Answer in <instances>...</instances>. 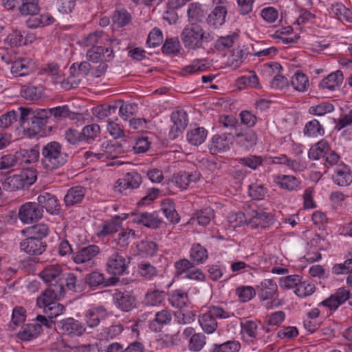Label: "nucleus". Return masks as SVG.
I'll list each match as a JSON object with an SVG mask.
<instances>
[{
  "mask_svg": "<svg viewBox=\"0 0 352 352\" xmlns=\"http://www.w3.org/2000/svg\"><path fill=\"white\" fill-rule=\"evenodd\" d=\"M334 111V106L329 102H322L316 105L311 106L308 112L314 116H322Z\"/></svg>",
  "mask_w": 352,
  "mask_h": 352,
  "instance_id": "nucleus-52",
  "label": "nucleus"
},
{
  "mask_svg": "<svg viewBox=\"0 0 352 352\" xmlns=\"http://www.w3.org/2000/svg\"><path fill=\"white\" fill-rule=\"evenodd\" d=\"M36 320L38 322L36 324H26L22 326L21 330L18 333V338L24 341H29L36 338L42 331L43 326L50 328L52 322L45 316L38 315Z\"/></svg>",
  "mask_w": 352,
  "mask_h": 352,
  "instance_id": "nucleus-7",
  "label": "nucleus"
},
{
  "mask_svg": "<svg viewBox=\"0 0 352 352\" xmlns=\"http://www.w3.org/2000/svg\"><path fill=\"white\" fill-rule=\"evenodd\" d=\"M65 295V288L63 284H55L54 286H49L36 300V305L40 308L47 306L50 303H54Z\"/></svg>",
  "mask_w": 352,
  "mask_h": 352,
  "instance_id": "nucleus-11",
  "label": "nucleus"
},
{
  "mask_svg": "<svg viewBox=\"0 0 352 352\" xmlns=\"http://www.w3.org/2000/svg\"><path fill=\"white\" fill-rule=\"evenodd\" d=\"M195 215L198 224L201 226H206L210 223L211 219H213L214 211L211 208L207 207L197 211Z\"/></svg>",
  "mask_w": 352,
  "mask_h": 352,
  "instance_id": "nucleus-59",
  "label": "nucleus"
},
{
  "mask_svg": "<svg viewBox=\"0 0 352 352\" xmlns=\"http://www.w3.org/2000/svg\"><path fill=\"white\" fill-rule=\"evenodd\" d=\"M181 40L186 49L196 50L204 47V42L211 40L210 34L197 23L187 25L181 33Z\"/></svg>",
  "mask_w": 352,
  "mask_h": 352,
  "instance_id": "nucleus-3",
  "label": "nucleus"
},
{
  "mask_svg": "<svg viewBox=\"0 0 352 352\" xmlns=\"http://www.w3.org/2000/svg\"><path fill=\"white\" fill-rule=\"evenodd\" d=\"M124 219H126V217L124 218H120L119 216H116L109 220L102 221L96 228V235L98 238L102 239L118 232L122 228V221Z\"/></svg>",
  "mask_w": 352,
  "mask_h": 352,
  "instance_id": "nucleus-14",
  "label": "nucleus"
},
{
  "mask_svg": "<svg viewBox=\"0 0 352 352\" xmlns=\"http://www.w3.org/2000/svg\"><path fill=\"white\" fill-rule=\"evenodd\" d=\"M131 16L129 12L125 10H116L112 17L113 22L118 27H124L129 24L131 21Z\"/></svg>",
  "mask_w": 352,
  "mask_h": 352,
  "instance_id": "nucleus-62",
  "label": "nucleus"
},
{
  "mask_svg": "<svg viewBox=\"0 0 352 352\" xmlns=\"http://www.w3.org/2000/svg\"><path fill=\"white\" fill-rule=\"evenodd\" d=\"M232 316V313L219 306H211L207 311L199 316V323L205 333L211 334L217 329V319H226Z\"/></svg>",
  "mask_w": 352,
  "mask_h": 352,
  "instance_id": "nucleus-5",
  "label": "nucleus"
},
{
  "mask_svg": "<svg viewBox=\"0 0 352 352\" xmlns=\"http://www.w3.org/2000/svg\"><path fill=\"white\" fill-rule=\"evenodd\" d=\"M289 85L296 91L305 93L308 91L310 82L308 76L305 74L297 71L292 76Z\"/></svg>",
  "mask_w": 352,
  "mask_h": 352,
  "instance_id": "nucleus-33",
  "label": "nucleus"
},
{
  "mask_svg": "<svg viewBox=\"0 0 352 352\" xmlns=\"http://www.w3.org/2000/svg\"><path fill=\"white\" fill-rule=\"evenodd\" d=\"M165 299V292L157 289H149L144 296V304L148 307L160 305Z\"/></svg>",
  "mask_w": 352,
  "mask_h": 352,
  "instance_id": "nucleus-36",
  "label": "nucleus"
},
{
  "mask_svg": "<svg viewBox=\"0 0 352 352\" xmlns=\"http://www.w3.org/2000/svg\"><path fill=\"white\" fill-rule=\"evenodd\" d=\"M282 69L283 67L278 63H272L265 65V70L266 72L270 74L272 73L274 74L271 82L272 87L280 90L284 89L289 84L287 79L280 74Z\"/></svg>",
  "mask_w": 352,
  "mask_h": 352,
  "instance_id": "nucleus-21",
  "label": "nucleus"
},
{
  "mask_svg": "<svg viewBox=\"0 0 352 352\" xmlns=\"http://www.w3.org/2000/svg\"><path fill=\"white\" fill-rule=\"evenodd\" d=\"M303 133L308 137L316 138L323 135L324 129L318 120L314 119L306 123Z\"/></svg>",
  "mask_w": 352,
  "mask_h": 352,
  "instance_id": "nucleus-42",
  "label": "nucleus"
},
{
  "mask_svg": "<svg viewBox=\"0 0 352 352\" xmlns=\"http://www.w3.org/2000/svg\"><path fill=\"white\" fill-rule=\"evenodd\" d=\"M84 78L76 69V63H74L69 68V76L67 79H57L56 82H60L61 87L65 89H70L78 86Z\"/></svg>",
  "mask_w": 352,
  "mask_h": 352,
  "instance_id": "nucleus-34",
  "label": "nucleus"
},
{
  "mask_svg": "<svg viewBox=\"0 0 352 352\" xmlns=\"http://www.w3.org/2000/svg\"><path fill=\"white\" fill-rule=\"evenodd\" d=\"M343 80L342 72L337 70L323 78L318 83V88L322 91H335L340 89Z\"/></svg>",
  "mask_w": 352,
  "mask_h": 352,
  "instance_id": "nucleus-17",
  "label": "nucleus"
},
{
  "mask_svg": "<svg viewBox=\"0 0 352 352\" xmlns=\"http://www.w3.org/2000/svg\"><path fill=\"white\" fill-rule=\"evenodd\" d=\"M161 210L170 223H177L179 222V214L175 210L174 203L170 199H164L162 202Z\"/></svg>",
  "mask_w": 352,
  "mask_h": 352,
  "instance_id": "nucleus-38",
  "label": "nucleus"
},
{
  "mask_svg": "<svg viewBox=\"0 0 352 352\" xmlns=\"http://www.w3.org/2000/svg\"><path fill=\"white\" fill-rule=\"evenodd\" d=\"M100 133V126L96 124L85 126L81 132L82 139L88 143H91L99 136Z\"/></svg>",
  "mask_w": 352,
  "mask_h": 352,
  "instance_id": "nucleus-53",
  "label": "nucleus"
},
{
  "mask_svg": "<svg viewBox=\"0 0 352 352\" xmlns=\"http://www.w3.org/2000/svg\"><path fill=\"white\" fill-rule=\"evenodd\" d=\"M138 273L141 277L151 280L157 276V271L150 263L144 261L138 265Z\"/></svg>",
  "mask_w": 352,
  "mask_h": 352,
  "instance_id": "nucleus-57",
  "label": "nucleus"
},
{
  "mask_svg": "<svg viewBox=\"0 0 352 352\" xmlns=\"http://www.w3.org/2000/svg\"><path fill=\"white\" fill-rule=\"evenodd\" d=\"M68 160V155L63 146L56 141H51L41 148V164L47 172H52L63 166Z\"/></svg>",
  "mask_w": 352,
  "mask_h": 352,
  "instance_id": "nucleus-1",
  "label": "nucleus"
},
{
  "mask_svg": "<svg viewBox=\"0 0 352 352\" xmlns=\"http://www.w3.org/2000/svg\"><path fill=\"white\" fill-rule=\"evenodd\" d=\"M60 324L63 333L70 337L80 336L86 329L83 324L73 318L63 320Z\"/></svg>",
  "mask_w": 352,
  "mask_h": 352,
  "instance_id": "nucleus-28",
  "label": "nucleus"
},
{
  "mask_svg": "<svg viewBox=\"0 0 352 352\" xmlns=\"http://www.w3.org/2000/svg\"><path fill=\"white\" fill-rule=\"evenodd\" d=\"M215 3L218 6L208 14L206 22L210 27L218 29L226 21L229 3L227 0H219L218 3Z\"/></svg>",
  "mask_w": 352,
  "mask_h": 352,
  "instance_id": "nucleus-10",
  "label": "nucleus"
},
{
  "mask_svg": "<svg viewBox=\"0 0 352 352\" xmlns=\"http://www.w3.org/2000/svg\"><path fill=\"white\" fill-rule=\"evenodd\" d=\"M187 14L188 20L192 22V23L201 21L205 16L201 5L197 2H193L189 5Z\"/></svg>",
  "mask_w": 352,
  "mask_h": 352,
  "instance_id": "nucleus-46",
  "label": "nucleus"
},
{
  "mask_svg": "<svg viewBox=\"0 0 352 352\" xmlns=\"http://www.w3.org/2000/svg\"><path fill=\"white\" fill-rule=\"evenodd\" d=\"M45 122L38 120L34 114L30 120V125H26L23 130L24 134L30 138L35 137L43 129Z\"/></svg>",
  "mask_w": 352,
  "mask_h": 352,
  "instance_id": "nucleus-48",
  "label": "nucleus"
},
{
  "mask_svg": "<svg viewBox=\"0 0 352 352\" xmlns=\"http://www.w3.org/2000/svg\"><path fill=\"white\" fill-rule=\"evenodd\" d=\"M329 150V144L327 140H322L312 146L308 152V157L311 160H318L324 157Z\"/></svg>",
  "mask_w": 352,
  "mask_h": 352,
  "instance_id": "nucleus-43",
  "label": "nucleus"
},
{
  "mask_svg": "<svg viewBox=\"0 0 352 352\" xmlns=\"http://www.w3.org/2000/svg\"><path fill=\"white\" fill-rule=\"evenodd\" d=\"M20 248L30 255H40L45 252L46 244L36 237L30 236L20 243Z\"/></svg>",
  "mask_w": 352,
  "mask_h": 352,
  "instance_id": "nucleus-22",
  "label": "nucleus"
},
{
  "mask_svg": "<svg viewBox=\"0 0 352 352\" xmlns=\"http://www.w3.org/2000/svg\"><path fill=\"white\" fill-rule=\"evenodd\" d=\"M273 218L270 213L253 211L248 217L247 223L252 228H265L272 223Z\"/></svg>",
  "mask_w": 352,
  "mask_h": 352,
  "instance_id": "nucleus-27",
  "label": "nucleus"
},
{
  "mask_svg": "<svg viewBox=\"0 0 352 352\" xmlns=\"http://www.w3.org/2000/svg\"><path fill=\"white\" fill-rule=\"evenodd\" d=\"M16 111V116L19 114V122L24 130L26 125H30V120L34 114V110L30 107H19Z\"/></svg>",
  "mask_w": 352,
  "mask_h": 352,
  "instance_id": "nucleus-61",
  "label": "nucleus"
},
{
  "mask_svg": "<svg viewBox=\"0 0 352 352\" xmlns=\"http://www.w3.org/2000/svg\"><path fill=\"white\" fill-rule=\"evenodd\" d=\"M332 180L335 184L341 187L350 186L352 184V170L351 167L343 162H340L334 168Z\"/></svg>",
  "mask_w": 352,
  "mask_h": 352,
  "instance_id": "nucleus-16",
  "label": "nucleus"
},
{
  "mask_svg": "<svg viewBox=\"0 0 352 352\" xmlns=\"http://www.w3.org/2000/svg\"><path fill=\"white\" fill-rule=\"evenodd\" d=\"M116 156L117 153L115 146L108 141L103 142L98 151L96 152L88 151L84 153L85 159L89 160L90 162H104L107 160L114 159Z\"/></svg>",
  "mask_w": 352,
  "mask_h": 352,
  "instance_id": "nucleus-12",
  "label": "nucleus"
},
{
  "mask_svg": "<svg viewBox=\"0 0 352 352\" xmlns=\"http://www.w3.org/2000/svg\"><path fill=\"white\" fill-rule=\"evenodd\" d=\"M188 300V298L187 292L182 289L173 291L168 299L172 306L177 308H181L186 306Z\"/></svg>",
  "mask_w": 352,
  "mask_h": 352,
  "instance_id": "nucleus-47",
  "label": "nucleus"
},
{
  "mask_svg": "<svg viewBox=\"0 0 352 352\" xmlns=\"http://www.w3.org/2000/svg\"><path fill=\"white\" fill-rule=\"evenodd\" d=\"M100 248L95 244L88 245L80 248L72 256V259L76 264L92 268L96 265V258L100 254Z\"/></svg>",
  "mask_w": 352,
  "mask_h": 352,
  "instance_id": "nucleus-6",
  "label": "nucleus"
},
{
  "mask_svg": "<svg viewBox=\"0 0 352 352\" xmlns=\"http://www.w3.org/2000/svg\"><path fill=\"white\" fill-rule=\"evenodd\" d=\"M18 215L23 224H32L43 217V210L36 202L29 201L20 206Z\"/></svg>",
  "mask_w": 352,
  "mask_h": 352,
  "instance_id": "nucleus-9",
  "label": "nucleus"
},
{
  "mask_svg": "<svg viewBox=\"0 0 352 352\" xmlns=\"http://www.w3.org/2000/svg\"><path fill=\"white\" fill-rule=\"evenodd\" d=\"M108 315V311L104 307L94 306L86 311L85 321L89 327L94 328L98 326L100 321L105 319Z\"/></svg>",
  "mask_w": 352,
  "mask_h": 352,
  "instance_id": "nucleus-19",
  "label": "nucleus"
},
{
  "mask_svg": "<svg viewBox=\"0 0 352 352\" xmlns=\"http://www.w3.org/2000/svg\"><path fill=\"white\" fill-rule=\"evenodd\" d=\"M315 292L314 285L307 281H302V278L300 280V283L298 285L294 291L295 294L300 298H305L311 295Z\"/></svg>",
  "mask_w": 352,
  "mask_h": 352,
  "instance_id": "nucleus-60",
  "label": "nucleus"
},
{
  "mask_svg": "<svg viewBox=\"0 0 352 352\" xmlns=\"http://www.w3.org/2000/svg\"><path fill=\"white\" fill-rule=\"evenodd\" d=\"M208 131L204 127H196L187 132L186 140L193 146L201 144L206 139Z\"/></svg>",
  "mask_w": 352,
  "mask_h": 352,
  "instance_id": "nucleus-37",
  "label": "nucleus"
},
{
  "mask_svg": "<svg viewBox=\"0 0 352 352\" xmlns=\"http://www.w3.org/2000/svg\"><path fill=\"white\" fill-rule=\"evenodd\" d=\"M63 274L62 267L58 264H51L46 265L44 269L39 272L38 276L49 286H54L55 284H62L61 280Z\"/></svg>",
  "mask_w": 352,
  "mask_h": 352,
  "instance_id": "nucleus-15",
  "label": "nucleus"
},
{
  "mask_svg": "<svg viewBox=\"0 0 352 352\" xmlns=\"http://www.w3.org/2000/svg\"><path fill=\"white\" fill-rule=\"evenodd\" d=\"M352 272V252H349L346 260L341 263L335 264L332 267V273L336 275L349 274Z\"/></svg>",
  "mask_w": 352,
  "mask_h": 352,
  "instance_id": "nucleus-50",
  "label": "nucleus"
},
{
  "mask_svg": "<svg viewBox=\"0 0 352 352\" xmlns=\"http://www.w3.org/2000/svg\"><path fill=\"white\" fill-rule=\"evenodd\" d=\"M35 69V63L30 58H19L12 63L10 72L16 77L30 74Z\"/></svg>",
  "mask_w": 352,
  "mask_h": 352,
  "instance_id": "nucleus-24",
  "label": "nucleus"
},
{
  "mask_svg": "<svg viewBox=\"0 0 352 352\" xmlns=\"http://www.w3.org/2000/svg\"><path fill=\"white\" fill-rule=\"evenodd\" d=\"M241 335L244 338H254L257 336L258 325L253 320H245L241 322Z\"/></svg>",
  "mask_w": 352,
  "mask_h": 352,
  "instance_id": "nucleus-51",
  "label": "nucleus"
},
{
  "mask_svg": "<svg viewBox=\"0 0 352 352\" xmlns=\"http://www.w3.org/2000/svg\"><path fill=\"white\" fill-rule=\"evenodd\" d=\"M206 65L202 60H194L190 64L182 69L181 74L183 76L193 75L206 70Z\"/></svg>",
  "mask_w": 352,
  "mask_h": 352,
  "instance_id": "nucleus-45",
  "label": "nucleus"
},
{
  "mask_svg": "<svg viewBox=\"0 0 352 352\" xmlns=\"http://www.w3.org/2000/svg\"><path fill=\"white\" fill-rule=\"evenodd\" d=\"M38 206L40 208H44L46 211L51 214H58L60 206L57 197L49 192H43L39 195L37 197Z\"/></svg>",
  "mask_w": 352,
  "mask_h": 352,
  "instance_id": "nucleus-18",
  "label": "nucleus"
},
{
  "mask_svg": "<svg viewBox=\"0 0 352 352\" xmlns=\"http://www.w3.org/2000/svg\"><path fill=\"white\" fill-rule=\"evenodd\" d=\"M230 148V142L224 135H213L208 144L209 151L212 155L225 152Z\"/></svg>",
  "mask_w": 352,
  "mask_h": 352,
  "instance_id": "nucleus-32",
  "label": "nucleus"
},
{
  "mask_svg": "<svg viewBox=\"0 0 352 352\" xmlns=\"http://www.w3.org/2000/svg\"><path fill=\"white\" fill-rule=\"evenodd\" d=\"M19 10L23 16H32L26 21V25L29 28L34 29L49 25L55 21L54 17L49 13L38 15L40 10L38 0H21Z\"/></svg>",
  "mask_w": 352,
  "mask_h": 352,
  "instance_id": "nucleus-2",
  "label": "nucleus"
},
{
  "mask_svg": "<svg viewBox=\"0 0 352 352\" xmlns=\"http://www.w3.org/2000/svg\"><path fill=\"white\" fill-rule=\"evenodd\" d=\"M1 188L6 191H14L23 188V187L20 179L18 178L16 175H14L5 178L2 182Z\"/></svg>",
  "mask_w": 352,
  "mask_h": 352,
  "instance_id": "nucleus-63",
  "label": "nucleus"
},
{
  "mask_svg": "<svg viewBox=\"0 0 352 352\" xmlns=\"http://www.w3.org/2000/svg\"><path fill=\"white\" fill-rule=\"evenodd\" d=\"M200 179V174L197 172H179L173 176L171 183L181 190L186 189L192 183Z\"/></svg>",
  "mask_w": 352,
  "mask_h": 352,
  "instance_id": "nucleus-20",
  "label": "nucleus"
},
{
  "mask_svg": "<svg viewBox=\"0 0 352 352\" xmlns=\"http://www.w3.org/2000/svg\"><path fill=\"white\" fill-rule=\"evenodd\" d=\"M180 43L177 38H168L162 47V52L168 56H176L180 50Z\"/></svg>",
  "mask_w": 352,
  "mask_h": 352,
  "instance_id": "nucleus-55",
  "label": "nucleus"
},
{
  "mask_svg": "<svg viewBox=\"0 0 352 352\" xmlns=\"http://www.w3.org/2000/svg\"><path fill=\"white\" fill-rule=\"evenodd\" d=\"M16 175L24 188L33 184L36 181L37 170L34 167L24 168Z\"/></svg>",
  "mask_w": 352,
  "mask_h": 352,
  "instance_id": "nucleus-41",
  "label": "nucleus"
},
{
  "mask_svg": "<svg viewBox=\"0 0 352 352\" xmlns=\"http://www.w3.org/2000/svg\"><path fill=\"white\" fill-rule=\"evenodd\" d=\"M87 58L93 63L109 61L113 58V50L102 46L92 47L87 51Z\"/></svg>",
  "mask_w": 352,
  "mask_h": 352,
  "instance_id": "nucleus-25",
  "label": "nucleus"
},
{
  "mask_svg": "<svg viewBox=\"0 0 352 352\" xmlns=\"http://www.w3.org/2000/svg\"><path fill=\"white\" fill-rule=\"evenodd\" d=\"M87 190L82 186L69 188L64 197V204L67 207H72L80 204L85 199Z\"/></svg>",
  "mask_w": 352,
  "mask_h": 352,
  "instance_id": "nucleus-23",
  "label": "nucleus"
},
{
  "mask_svg": "<svg viewBox=\"0 0 352 352\" xmlns=\"http://www.w3.org/2000/svg\"><path fill=\"white\" fill-rule=\"evenodd\" d=\"M172 320L171 311L167 309L157 311L154 319L148 323V328L154 332H160L164 326L170 324Z\"/></svg>",
  "mask_w": 352,
  "mask_h": 352,
  "instance_id": "nucleus-26",
  "label": "nucleus"
},
{
  "mask_svg": "<svg viewBox=\"0 0 352 352\" xmlns=\"http://www.w3.org/2000/svg\"><path fill=\"white\" fill-rule=\"evenodd\" d=\"M17 162L20 164H32L38 161L39 158V151L38 149L20 148L15 152Z\"/></svg>",
  "mask_w": 352,
  "mask_h": 352,
  "instance_id": "nucleus-35",
  "label": "nucleus"
},
{
  "mask_svg": "<svg viewBox=\"0 0 352 352\" xmlns=\"http://www.w3.org/2000/svg\"><path fill=\"white\" fill-rule=\"evenodd\" d=\"M330 14L340 21H352V12L342 3L333 5Z\"/></svg>",
  "mask_w": 352,
  "mask_h": 352,
  "instance_id": "nucleus-40",
  "label": "nucleus"
},
{
  "mask_svg": "<svg viewBox=\"0 0 352 352\" xmlns=\"http://www.w3.org/2000/svg\"><path fill=\"white\" fill-rule=\"evenodd\" d=\"M190 257L195 263L202 264L208 258V250L199 243H195L190 248Z\"/></svg>",
  "mask_w": 352,
  "mask_h": 352,
  "instance_id": "nucleus-39",
  "label": "nucleus"
},
{
  "mask_svg": "<svg viewBox=\"0 0 352 352\" xmlns=\"http://www.w3.org/2000/svg\"><path fill=\"white\" fill-rule=\"evenodd\" d=\"M272 180L280 189L287 192H296L301 189V179L292 175H273Z\"/></svg>",
  "mask_w": 352,
  "mask_h": 352,
  "instance_id": "nucleus-13",
  "label": "nucleus"
},
{
  "mask_svg": "<svg viewBox=\"0 0 352 352\" xmlns=\"http://www.w3.org/2000/svg\"><path fill=\"white\" fill-rule=\"evenodd\" d=\"M267 193V187L261 182L251 184L248 187V195L252 199L263 200Z\"/></svg>",
  "mask_w": 352,
  "mask_h": 352,
  "instance_id": "nucleus-44",
  "label": "nucleus"
},
{
  "mask_svg": "<svg viewBox=\"0 0 352 352\" xmlns=\"http://www.w3.org/2000/svg\"><path fill=\"white\" fill-rule=\"evenodd\" d=\"M133 221L148 228L155 229L161 224L160 219L154 213L140 212L132 214Z\"/></svg>",
  "mask_w": 352,
  "mask_h": 352,
  "instance_id": "nucleus-29",
  "label": "nucleus"
},
{
  "mask_svg": "<svg viewBox=\"0 0 352 352\" xmlns=\"http://www.w3.org/2000/svg\"><path fill=\"white\" fill-rule=\"evenodd\" d=\"M206 342V336L202 333H197L188 340V348L190 351L199 352L204 349Z\"/></svg>",
  "mask_w": 352,
  "mask_h": 352,
  "instance_id": "nucleus-49",
  "label": "nucleus"
},
{
  "mask_svg": "<svg viewBox=\"0 0 352 352\" xmlns=\"http://www.w3.org/2000/svg\"><path fill=\"white\" fill-rule=\"evenodd\" d=\"M142 183V177L139 173L135 171H131L124 175L123 178L117 181L118 186L120 190L126 189H136Z\"/></svg>",
  "mask_w": 352,
  "mask_h": 352,
  "instance_id": "nucleus-31",
  "label": "nucleus"
},
{
  "mask_svg": "<svg viewBox=\"0 0 352 352\" xmlns=\"http://www.w3.org/2000/svg\"><path fill=\"white\" fill-rule=\"evenodd\" d=\"M129 258L118 252H114L107 259V272L115 276H120L127 273Z\"/></svg>",
  "mask_w": 352,
  "mask_h": 352,
  "instance_id": "nucleus-8",
  "label": "nucleus"
},
{
  "mask_svg": "<svg viewBox=\"0 0 352 352\" xmlns=\"http://www.w3.org/2000/svg\"><path fill=\"white\" fill-rule=\"evenodd\" d=\"M237 141L243 146L250 147L255 145L257 142V135L253 131L245 133H237L235 135Z\"/></svg>",
  "mask_w": 352,
  "mask_h": 352,
  "instance_id": "nucleus-54",
  "label": "nucleus"
},
{
  "mask_svg": "<svg viewBox=\"0 0 352 352\" xmlns=\"http://www.w3.org/2000/svg\"><path fill=\"white\" fill-rule=\"evenodd\" d=\"M171 120L173 124L185 129L188 122V114L182 109L175 111L171 114Z\"/></svg>",
  "mask_w": 352,
  "mask_h": 352,
  "instance_id": "nucleus-64",
  "label": "nucleus"
},
{
  "mask_svg": "<svg viewBox=\"0 0 352 352\" xmlns=\"http://www.w3.org/2000/svg\"><path fill=\"white\" fill-rule=\"evenodd\" d=\"M256 290L260 301L267 309H273L279 305L278 287L274 279H263L256 285Z\"/></svg>",
  "mask_w": 352,
  "mask_h": 352,
  "instance_id": "nucleus-4",
  "label": "nucleus"
},
{
  "mask_svg": "<svg viewBox=\"0 0 352 352\" xmlns=\"http://www.w3.org/2000/svg\"><path fill=\"white\" fill-rule=\"evenodd\" d=\"M113 300L116 306L124 311H129L134 307L135 298L127 292L116 291L113 295Z\"/></svg>",
  "mask_w": 352,
  "mask_h": 352,
  "instance_id": "nucleus-30",
  "label": "nucleus"
},
{
  "mask_svg": "<svg viewBox=\"0 0 352 352\" xmlns=\"http://www.w3.org/2000/svg\"><path fill=\"white\" fill-rule=\"evenodd\" d=\"M236 38L237 34L235 33L226 36H221L217 40L214 47L219 51H223L228 49L232 47Z\"/></svg>",
  "mask_w": 352,
  "mask_h": 352,
  "instance_id": "nucleus-58",
  "label": "nucleus"
},
{
  "mask_svg": "<svg viewBox=\"0 0 352 352\" xmlns=\"http://www.w3.org/2000/svg\"><path fill=\"white\" fill-rule=\"evenodd\" d=\"M301 276L297 274L283 276L279 278V285L280 288L284 289H296L300 283Z\"/></svg>",
  "mask_w": 352,
  "mask_h": 352,
  "instance_id": "nucleus-56",
  "label": "nucleus"
}]
</instances>
